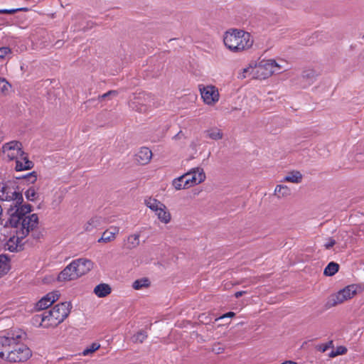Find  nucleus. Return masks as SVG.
I'll use <instances>...</instances> for the list:
<instances>
[{
  "mask_svg": "<svg viewBox=\"0 0 364 364\" xmlns=\"http://www.w3.org/2000/svg\"><path fill=\"white\" fill-rule=\"evenodd\" d=\"M32 206L23 205L18 208H11L8 211V218L5 222V228L15 229L16 236L9 238L5 248L10 252L18 251L21 247V240L25 238L30 232L37 228L38 217L36 213H31Z\"/></svg>",
  "mask_w": 364,
  "mask_h": 364,
  "instance_id": "obj_1",
  "label": "nucleus"
},
{
  "mask_svg": "<svg viewBox=\"0 0 364 364\" xmlns=\"http://www.w3.org/2000/svg\"><path fill=\"white\" fill-rule=\"evenodd\" d=\"M70 304L63 302L55 305L51 309L36 314L32 318L34 326L43 328H55L61 323L69 315Z\"/></svg>",
  "mask_w": 364,
  "mask_h": 364,
  "instance_id": "obj_2",
  "label": "nucleus"
},
{
  "mask_svg": "<svg viewBox=\"0 0 364 364\" xmlns=\"http://www.w3.org/2000/svg\"><path fill=\"white\" fill-rule=\"evenodd\" d=\"M223 42L230 50L241 52L250 48L253 45L254 40L248 32L232 29L225 33Z\"/></svg>",
  "mask_w": 364,
  "mask_h": 364,
  "instance_id": "obj_3",
  "label": "nucleus"
},
{
  "mask_svg": "<svg viewBox=\"0 0 364 364\" xmlns=\"http://www.w3.org/2000/svg\"><path fill=\"white\" fill-rule=\"evenodd\" d=\"M26 338L13 340L10 342L9 349L4 355V360L9 363H23L27 361L32 355L31 349L22 343Z\"/></svg>",
  "mask_w": 364,
  "mask_h": 364,
  "instance_id": "obj_4",
  "label": "nucleus"
},
{
  "mask_svg": "<svg viewBox=\"0 0 364 364\" xmlns=\"http://www.w3.org/2000/svg\"><path fill=\"white\" fill-rule=\"evenodd\" d=\"M144 204L154 213L161 223L168 224L171 221V214L166 205L162 202L149 197L144 199Z\"/></svg>",
  "mask_w": 364,
  "mask_h": 364,
  "instance_id": "obj_5",
  "label": "nucleus"
},
{
  "mask_svg": "<svg viewBox=\"0 0 364 364\" xmlns=\"http://www.w3.org/2000/svg\"><path fill=\"white\" fill-rule=\"evenodd\" d=\"M129 107L139 112L146 113L154 107V98L149 94L139 93L129 102Z\"/></svg>",
  "mask_w": 364,
  "mask_h": 364,
  "instance_id": "obj_6",
  "label": "nucleus"
},
{
  "mask_svg": "<svg viewBox=\"0 0 364 364\" xmlns=\"http://www.w3.org/2000/svg\"><path fill=\"white\" fill-rule=\"evenodd\" d=\"M0 199L2 200L13 202V204L11 205L7 212L11 208H18L28 205L27 203L23 204V196L14 187L4 186L0 191Z\"/></svg>",
  "mask_w": 364,
  "mask_h": 364,
  "instance_id": "obj_7",
  "label": "nucleus"
},
{
  "mask_svg": "<svg viewBox=\"0 0 364 364\" xmlns=\"http://www.w3.org/2000/svg\"><path fill=\"white\" fill-rule=\"evenodd\" d=\"M198 90L203 103L208 106L215 105L220 100L218 88L213 85H199Z\"/></svg>",
  "mask_w": 364,
  "mask_h": 364,
  "instance_id": "obj_8",
  "label": "nucleus"
},
{
  "mask_svg": "<svg viewBox=\"0 0 364 364\" xmlns=\"http://www.w3.org/2000/svg\"><path fill=\"white\" fill-rule=\"evenodd\" d=\"M23 338H26V332L17 328H11L4 336H0V358L4 360L10 342Z\"/></svg>",
  "mask_w": 364,
  "mask_h": 364,
  "instance_id": "obj_9",
  "label": "nucleus"
},
{
  "mask_svg": "<svg viewBox=\"0 0 364 364\" xmlns=\"http://www.w3.org/2000/svg\"><path fill=\"white\" fill-rule=\"evenodd\" d=\"M357 294V287L354 284L348 285L336 294H332L328 299L330 306H335L353 298Z\"/></svg>",
  "mask_w": 364,
  "mask_h": 364,
  "instance_id": "obj_10",
  "label": "nucleus"
},
{
  "mask_svg": "<svg viewBox=\"0 0 364 364\" xmlns=\"http://www.w3.org/2000/svg\"><path fill=\"white\" fill-rule=\"evenodd\" d=\"M3 153L9 160L23 159L24 151L22 150L21 144L17 141H12L5 144L3 147Z\"/></svg>",
  "mask_w": 364,
  "mask_h": 364,
  "instance_id": "obj_11",
  "label": "nucleus"
},
{
  "mask_svg": "<svg viewBox=\"0 0 364 364\" xmlns=\"http://www.w3.org/2000/svg\"><path fill=\"white\" fill-rule=\"evenodd\" d=\"M183 176L189 188L202 183L206 178L203 168L200 166L192 168L188 172L183 173Z\"/></svg>",
  "mask_w": 364,
  "mask_h": 364,
  "instance_id": "obj_12",
  "label": "nucleus"
},
{
  "mask_svg": "<svg viewBox=\"0 0 364 364\" xmlns=\"http://www.w3.org/2000/svg\"><path fill=\"white\" fill-rule=\"evenodd\" d=\"M256 79L265 80L274 74L269 59H263L259 62H255Z\"/></svg>",
  "mask_w": 364,
  "mask_h": 364,
  "instance_id": "obj_13",
  "label": "nucleus"
},
{
  "mask_svg": "<svg viewBox=\"0 0 364 364\" xmlns=\"http://www.w3.org/2000/svg\"><path fill=\"white\" fill-rule=\"evenodd\" d=\"M60 294L58 291L48 293L42 297L35 305L36 311H41L51 306L55 301H58Z\"/></svg>",
  "mask_w": 364,
  "mask_h": 364,
  "instance_id": "obj_14",
  "label": "nucleus"
},
{
  "mask_svg": "<svg viewBox=\"0 0 364 364\" xmlns=\"http://www.w3.org/2000/svg\"><path fill=\"white\" fill-rule=\"evenodd\" d=\"M74 268L76 269V272L78 277L88 273L94 267V263L88 259L80 258L73 261Z\"/></svg>",
  "mask_w": 364,
  "mask_h": 364,
  "instance_id": "obj_15",
  "label": "nucleus"
},
{
  "mask_svg": "<svg viewBox=\"0 0 364 364\" xmlns=\"http://www.w3.org/2000/svg\"><path fill=\"white\" fill-rule=\"evenodd\" d=\"M74 267V264L72 262L63 271L60 272L58 276V281L66 282L79 278L76 272V269Z\"/></svg>",
  "mask_w": 364,
  "mask_h": 364,
  "instance_id": "obj_16",
  "label": "nucleus"
},
{
  "mask_svg": "<svg viewBox=\"0 0 364 364\" xmlns=\"http://www.w3.org/2000/svg\"><path fill=\"white\" fill-rule=\"evenodd\" d=\"M119 233V228L117 226H111L103 232L97 242L100 243H108L114 241Z\"/></svg>",
  "mask_w": 364,
  "mask_h": 364,
  "instance_id": "obj_17",
  "label": "nucleus"
},
{
  "mask_svg": "<svg viewBox=\"0 0 364 364\" xmlns=\"http://www.w3.org/2000/svg\"><path fill=\"white\" fill-rule=\"evenodd\" d=\"M152 157L151 151L147 147H141L135 155V160L141 165L147 164Z\"/></svg>",
  "mask_w": 364,
  "mask_h": 364,
  "instance_id": "obj_18",
  "label": "nucleus"
},
{
  "mask_svg": "<svg viewBox=\"0 0 364 364\" xmlns=\"http://www.w3.org/2000/svg\"><path fill=\"white\" fill-rule=\"evenodd\" d=\"M105 223L104 218L100 216H93L90 218L85 224L84 229L87 232H91L93 230L101 227Z\"/></svg>",
  "mask_w": 364,
  "mask_h": 364,
  "instance_id": "obj_19",
  "label": "nucleus"
},
{
  "mask_svg": "<svg viewBox=\"0 0 364 364\" xmlns=\"http://www.w3.org/2000/svg\"><path fill=\"white\" fill-rule=\"evenodd\" d=\"M271 68L274 70V73H279L282 71L288 70V63L284 59H279L278 60L274 59H269Z\"/></svg>",
  "mask_w": 364,
  "mask_h": 364,
  "instance_id": "obj_20",
  "label": "nucleus"
},
{
  "mask_svg": "<svg viewBox=\"0 0 364 364\" xmlns=\"http://www.w3.org/2000/svg\"><path fill=\"white\" fill-rule=\"evenodd\" d=\"M303 175L299 171H292L289 172L281 181V182H289L292 183H300L302 181Z\"/></svg>",
  "mask_w": 364,
  "mask_h": 364,
  "instance_id": "obj_21",
  "label": "nucleus"
},
{
  "mask_svg": "<svg viewBox=\"0 0 364 364\" xmlns=\"http://www.w3.org/2000/svg\"><path fill=\"white\" fill-rule=\"evenodd\" d=\"M26 160L23 159H16V167L15 169L17 171H26L31 169L33 167V163L28 159L27 154L24 153Z\"/></svg>",
  "mask_w": 364,
  "mask_h": 364,
  "instance_id": "obj_22",
  "label": "nucleus"
},
{
  "mask_svg": "<svg viewBox=\"0 0 364 364\" xmlns=\"http://www.w3.org/2000/svg\"><path fill=\"white\" fill-rule=\"evenodd\" d=\"M274 194L279 199L285 198L291 195V190L286 185L279 184L276 186Z\"/></svg>",
  "mask_w": 364,
  "mask_h": 364,
  "instance_id": "obj_23",
  "label": "nucleus"
},
{
  "mask_svg": "<svg viewBox=\"0 0 364 364\" xmlns=\"http://www.w3.org/2000/svg\"><path fill=\"white\" fill-rule=\"evenodd\" d=\"M112 291L111 287L107 284H100L97 285L93 290L95 294L99 297L102 298L109 295Z\"/></svg>",
  "mask_w": 364,
  "mask_h": 364,
  "instance_id": "obj_24",
  "label": "nucleus"
},
{
  "mask_svg": "<svg viewBox=\"0 0 364 364\" xmlns=\"http://www.w3.org/2000/svg\"><path fill=\"white\" fill-rule=\"evenodd\" d=\"M238 77L241 79H245L249 77L256 79L255 62L250 63L247 67L244 68L239 73Z\"/></svg>",
  "mask_w": 364,
  "mask_h": 364,
  "instance_id": "obj_25",
  "label": "nucleus"
},
{
  "mask_svg": "<svg viewBox=\"0 0 364 364\" xmlns=\"http://www.w3.org/2000/svg\"><path fill=\"white\" fill-rule=\"evenodd\" d=\"M205 133L206 137L215 141L222 139L223 137L222 130L215 127L207 129Z\"/></svg>",
  "mask_w": 364,
  "mask_h": 364,
  "instance_id": "obj_26",
  "label": "nucleus"
},
{
  "mask_svg": "<svg viewBox=\"0 0 364 364\" xmlns=\"http://www.w3.org/2000/svg\"><path fill=\"white\" fill-rule=\"evenodd\" d=\"M183 175L174 178L171 182V186L176 191L189 188L188 185L186 184V181Z\"/></svg>",
  "mask_w": 364,
  "mask_h": 364,
  "instance_id": "obj_27",
  "label": "nucleus"
},
{
  "mask_svg": "<svg viewBox=\"0 0 364 364\" xmlns=\"http://www.w3.org/2000/svg\"><path fill=\"white\" fill-rule=\"evenodd\" d=\"M139 243L140 234L134 233L128 236L125 245L127 249L132 250L138 247Z\"/></svg>",
  "mask_w": 364,
  "mask_h": 364,
  "instance_id": "obj_28",
  "label": "nucleus"
},
{
  "mask_svg": "<svg viewBox=\"0 0 364 364\" xmlns=\"http://www.w3.org/2000/svg\"><path fill=\"white\" fill-rule=\"evenodd\" d=\"M10 269V261L6 255H0V277L6 274Z\"/></svg>",
  "mask_w": 364,
  "mask_h": 364,
  "instance_id": "obj_29",
  "label": "nucleus"
},
{
  "mask_svg": "<svg viewBox=\"0 0 364 364\" xmlns=\"http://www.w3.org/2000/svg\"><path fill=\"white\" fill-rule=\"evenodd\" d=\"M318 74L311 69L305 70L302 73V78L305 80L308 85H311L316 79Z\"/></svg>",
  "mask_w": 364,
  "mask_h": 364,
  "instance_id": "obj_30",
  "label": "nucleus"
},
{
  "mask_svg": "<svg viewBox=\"0 0 364 364\" xmlns=\"http://www.w3.org/2000/svg\"><path fill=\"white\" fill-rule=\"evenodd\" d=\"M11 90V85L3 77H0V96H6Z\"/></svg>",
  "mask_w": 364,
  "mask_h": 364,
  "instance_id": "obj_31",
  "label": "nucleus"
},
{
  "mask_svg": "<svg viewBox=\"0 0 364 364\" xmlns=\"http://www.w3.org/2000/svg\"><path fill=\"white\" fill-rule=\"evenodd\" d=\"M150 282L147 278H141L135 280L132 284V287L136 290L149 287Z\"/></svg>",
  "mask_w": 364,
  "mask_h": 364,
  "instance_id": "obj_32",
  "label": "nucleus"
},
{
  "mask_svg": "<svg viewBox=\"0 0 364 364\" xmlns=\"http://www.w3.org/2000/svg\"><path fill=\"white\" fill-rule=\"evenodd\" d=\"M25 196L29 201H36L38 200L39 194L35 188L31 187L25 192Z\"/></svg>",
  "mask_w": 364,
  "mask_h": 364,
  "instance_id": "obj_33",
  "label": "nucleus"
},
{
  "mask_svg": "<svg viewBox=\"0 0 364 364\" xmlns=\"http://www.w3.org/2000/svg\"><path fill=\"white\" fill-rule=\"evenodd\" d=\"M339 266L335 262H330L324 269L323 274L326 276H333L338 271Z\"/></svg>",
  "mask_w": 364,
  "mask_h": 364,
  "instance_id": "obj_34",
  "label": "nucleus"
},
{
  "mask_svg": "<svg viewBox=\"0 0 364 364\" xmlns=\"http://www.w3.org/2000/svg\"><path fill=\"white\" fill-rule=\"evenodd\" d=\"M100 344L99 343H97V342L92 343L90 346H89L86 348H85L81 354L83 356L92 355L96 350L100 349Z\"/></svg>",
  "mask_w": 364,
  "mask_h": 364,
  "instance_id": "obj_35",
  "label": "nucleus"
},
{
  "mask_svg": "<svg viewBox=\"0 0 364 364\" xmlns=\"http://www.w3.org/2000/svg\"><path fill=\"white\" fill-rule=\"evenodd\" d=\"M11 50L9 47L0 48V60H6L11 58Z\"/></svg>",
  "mask_w": 364,
  "mask_h": 364,
  "instance_id": "obj_36",
  "label": "nucleus"
},
{
  "mask_svg": "<svg viewBox=\"0 0 364 364\" xmlns=\"http://www.w3.org/2000/svg\"><path fill=\"white\" fill-rule=\"evenodd\" d=\"M333 347V341H330L326 343H321L316 346V349L320 352H326L328 349Z\"/></svg>",
  "mask_w": 364,
  "mask_h": 364,
  "instance_id": "obj_37",
  "label": "nucleus"
},
{
  "mask_svg": "<svg viewBox=\"0 0 364 364\" xmlns=\"http://www.w3.org/2000/svg\"><path fill=\"white\" fill-rule=\"evenodd\" d=\"M146 337L147 335L145 333V332L139 331L134 336L133 340L134 342L142 343Z\"/></svg>",
  "mask_w": 364,
  "mask_h": 364,
  "instance_id": "obj_38",
  "label": "nucleus"
},
{
  "mask_svg": "<svg viewBox=\"0 0 364 364\" xmlns=\"http://www.w3.org/2000/svg\"><path fill=\"white\" fill-rule=\"evenodd\" d=\"M224 350V346L220 343H214L212 346V351L216 354L223 353Z\"/></svg>",
  "mask_w": 364,
  "mask_h": 364,
  "instance_id": "obj_39",
  "label": "nucleus"
},
{
  "mask_svg": "<svg viewBox=\"0 0 364 364\" xmlns=\"http://www.w3.org/2000/svg\"><path fill=\"white\" fill-rule=\"evenodd\" d=\"M19 11H28L27 8H18V9H1L0 10L1 14H13Z\"/></svg>",
  "mask_w": 364,
  "mask_h": 364,
  "instance_id": "obj_40",
  "label": "nucleus"
},
{
  "mask_svg": "<svg viewBox=\"0 0 364 364\" xmlns=\"http://www.w3.org/2000/svg\"><path fill=\"white\" fill-rule=\"evenodd\" d=\"M335 350L336 354H337L338 355H344L347 352V348L345 346H338Z\"/></svg>",
  "mask_w": 364,
  "mask_h": 364,
  "instance_id": "obj_41",
  "label": "nucleus"
},
{
  "mask_svg": "<svg viewBox=\"0 0 364 364\" xmlns=\"http://www.w3.org/2000/svg\"><path fill=\"white\" fill-rule=\"evenodd\" d=\"M117 91H114V90H111V91H109L107 92V93H105L102 95H100L99 97V100H103V99H105L106 97H107L108 96H110V95H117Z\"/></svg>",
  "mask_w": 364,
  "mask_h": 364,
  "instance_id": "obj_42",
  "label": "nucleus"
},
{
  "mask_svg": "<svg viewBox=\"0 0 364 364\" xmlns=\"http://www.w3.org/2000/svg\"><path fill=\"white\" fill-rule=\"evenodd\" d=\"M28 181L32 183H33L37 179V176H36V174L35 172H32V173H29L28 175Z\"/></svg>",
  "mask_w": 364,
  "mask_h": 364,
  "instance_id": "obj_43",
  "label": "nucleus"
},
{
  "mask_svg": "<svg viewBox=\"0 0 364 364\" xmlns=\"http://www.w3.org/2000/svg\"><path fill=\"white\" fill-rule=\"evenodd\" d=\"M234 316H235V313L230 311V312L223 314V316H220L219 318H215V321H218L221 318H227V317H233Z\"/></svg>",
  "mask_w": 364,
  "mask_h": 364,
  "instance_id": "obj_44",
  "label": "nucleus"
},
{
  "mask_svg": "<svg viewBox=\"0 0 364 364\" xmlns=\"http://www.w3.org/2000/svg\"><path fill=\"white\" fill-rule=\"evenodd\" d=\"M336 242L333 239H330L328 242L325 244V247L326 249H330L335 245Z\"/></svg>",
  "mask_w": 364,
  "mask_h": 364,
  "instance_id": "obj_45",
  "label": "nucleus"
},
{
  "mask_svg": "<svg viewBox=\"0 0 364 364\" xmlns=\"http://www.w3.org/2000/svg\"><path fill=\"white\" fill-rule=\"evenodd\" d=\"M247 293V291H237L235 294V296L236 298H239L240 296H242V295L245 294Z\"/></svg>",
  "mask_w": 364,
  "mask_h": 364,
  "instance_id": "obj_46",
  "label": "nucleus"
},
{
  "mask_svg": "<svg viewBox=\"0 0 364 364\" xmlns=\"http://www.w3.org/2000/svg\"><path fill=\"white\" fill-rule=\"evenodd\" d=\"M338 356L337 354H336V350H332L330 353H329V357L330 358H334V357H336Z\"/></svg>",
  "mask_w": 364,
  "mask_h": 364,
  "instance_id": "obj_47",
  "label": "nucleus"
},
{
  "mask_svg": "<svg viewBox=\"0 0 364 364\" xmlns=\"http://www.w3.org/2000/svg\"><path fill=\"white\" fill-rule=\"evenodd\" d=\"M183 133L181 131H180L177 134L175 135L174 138L175 139H179L181 137V135H182Z\"/></svg>",
  "mask_w": 364,
  "mask_h": 364,
  "instance_id": "obj_48",
  "label": "nucleus"
},
{
  "mask_svg": "<svg viewBox=\"0 0 364 364\" xmlns=\"http://www.w3.org/2000/svg\"><path fill=\"white\" fill-rule=\"evenodd\" d=\"M1 214H2V208H1V206L0 205V216L1 215Z\"/></svg>",
  "mask_w": 364,
  "mask_h": 364,
  "instance_id": "obj_49",
  "label": "nucleus"
}]
</instances>
